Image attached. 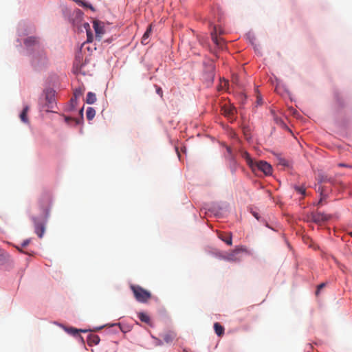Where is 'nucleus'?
<instances>
[{
    "label": "nucleus",
    "instance_id": "nucleus-8",
    "mask_svg": "<svg viewBox=\"0 0 352 352\" xmlns=\"http://www.w3.org/2000/svg\"><path fill=\"white\" fill-rule=\"evenodd\" d=\"M219 238L224 241L228 245H231L232 244V234L231 233H219Z\"/></svg>",
    "mask_w": 352,
    "mask_h": 352
},
{
    "label": "nucleus",
    "instance_id": "nucleus-9",
    "mask_svg": "<svg viewBox=\"0 0 352 352\" xmlns=\"http://www.w3.org/2000/svg\"><path fill=\"white\" fill-rule=\"evenodd\" d=\"M24 44L27 47L34 46V45H36L37 44H38V40L36 37L30 36V37L27 38L24 41Z\"/></svg>",
    "mask_w": 352,
    "mask_h": 352
},
{
    "label": "nucleus",
    "instance_id": "nucleus-19",
    "mask_svg": "<svg viewBox=\"0 0 352 352\" xmlns=\"http://www.w3.org/2000/svg\"><path fill=\"white\" fill-rule=\"evenodd\" d=\"M151 25H150L148 26V28H147L146 31L144 32L142 38V43L143 44H147L148 43V41H147V39L148 38L150 34H151Z\"/></svg>",
    "mask_w": 352,
    "mask_h": 352
},
{
    "label": "nucleus",
    "instance_id": "nucleus-14",
    "mask_svg": "<svg viewBox=\"0 0 352 352\" xmlns=\"http://www.w3.org/2000/svg\"><path fill=\"white\" fill-rule=\"evenodd\" d=\"M87 342L89 344H98L100 342V338L98 335L91 334L88 336Z\"/></svg>",
    "mask_w": 352,
    "mask_h": 352
},
{
    "label": "nucleus",
    "instance_id": "nucleus-23",
    "mask_svg": "<svg viewBox=\"0 0 352 352\" xmlns=\"http://www.w3.org/2000/svg\"><path fill=\"white\" fill-rule=\"evenodd\" d=\"M295 190L299 194H301L302 195H305L306 190H305V188L304 187H302V186H296L295 187Z\"/></svg>",
    "mask_w": 352,
    "mask_h": 352
},
{
    "label": "nucleus",
    "instance_id": "nucleus-16",
    "mask_svg": "<svg viewBox=\"0 0 352 352\" xmlns=\"http://www.w3.org/2000/svg\"><path fill=\"white\" fill-rule=\"evenodd\" d=\"M175 338V334L173 332H168L163 335V340L166 343L171 342Z\"/></svg>",
    "mask_w": 352,
    "mask_h": 352
},
{
    "label": "nucleus",
    "instance_id": "nucleus-22",
    "mask_svg": "<svg viewBox=\"0 0 352 352\" xmlns=\"http://www.w3.org/2000/svg\"><path fill=\"white\" fill-rule=\"evenodd\" d=\"M83 94V90L80 88L76 89L74 92V97L76 98L77 99L82 96Z\"/></svg>",
    "mask_w": 352,
    "mask_h": 352
},
{
    "label": "nucleus",
    "instance_id": "nucleus-27",
    "mask_svg": "<svg viewBox=\"0 0 352 352\" xmlns=\"http://www.w3.org/2000/svg\"><path fill=\"white\" fill-rule=\"evenodd\" d=\"M155 87H156V92L157 94L161 97L162 98L163 97V91L161 87L155 85Z\"/></svg>",
    "mask_w": 352,
    "mask_h": 352
},
{
    "label": "nucleus",
    "instance_id": "nucleus-28",
    "mask_svg": "<svg viewBox=\"0 0 352 352\" xmlns=\"http://www.w3.org/2000/svg\"><path fill=\"white\" fill-rule=\"evenodd\" d=\"M65 122H67V123H69V122L70 120L75 121L76 124H78L80 123V121H79L78 120H77V119H73V118H70V117H65Z\"/></svg>",
    "mask_w": 352,
    "mask_h": 352
},
{
    "label": "nucleus",
    "instance_id": "nucleus-36",
    "mask_svg": "<svg viewBox=\"0 0 352 352\" xmlns=\"http://www.w3.org/2000/svg\"><path fill=\"white\" fill-rule=\"evenodd\" d=\"M48 202H49V198L46 197V204H48Z\"/></svg>",
    "mask_w": 352,
    "mask_h": 352
},
{
    "label": "nucleus",
    "instance_id": "nucleus-34",
    "mask_svg": "<svg viewBox=\"0 0 352 352\" xmlns=\"http://www.w3.org/2000/svg\"><path fill=\"white\" fill-rule=\"evenodd\" d=\"M79 113H80V114L81 117H82V113H83V107H82V108H81V109L79 111Z\"/></svg>",
    "mask_w": 352,
    "mask_h": 352
},
{
    "label": "nucleus",
    "instance_id": "nucleus-6",
    "mask_svg": "<svg viewBox=\"0 0 352 352\" xmlns=\"http://www.w3.org/2000/svg\"><path fill=\"white\" fill-rule=\"evenodd\" d=\"M93 27L96 32V38L100 41L104 33V27L100 22L97 21H94Z\"/></svg>",
    "mask_w": 352,
    "mask_h": 352
},
{
    "label": "nucleus",
    "instance_id": "nucleus-33",
    "mask_svg": "<svg viewBox=\"0 0 352 352\" xmlns=\"http://www.w3.org/2000/svg\"><path fill=\"white\" fill-rule=\"evenodd\" d=\"M338 166H340V167H349V166L348 164H342V163L339 164Z\"/></svg>",
    "mask_w": 352,
    "mask_h": 352
},
{
    "label": "nucleus",
    "instance_id": "nucleus-7",
    "mask_svg": "<svg viewBox=\"0 0 352 352\" xmlns=\"http://www.w3.org/2000/svg\"><path fill=\"white\" fill-rule=\"evenodd\" d=\"M32 220L34 223L35 232L38 236V237L41 238L44 233V226L42 223L37 222L35 217H33Z\"/></svg>",
    "mask_w": 352,
    "mask_h": 352
},
{
    "label": "nucleus",
    "instance_id": "nucleus-3",
    "mask_svg": "<svg viewBox=\"0 0 352 352\" xmlns=\"http://www.w3.org/2000/svg\"><path fill=\"white\" fill-rule=\"evenodd\" d=\"M254 166L255 168V170H253L254 172L261 171L265 175L272 174V166L265 161L255 162L254 163Z\"/></svg>",
    "mask_w": 352,
    "mask_h": 352
},
{
    "label": "nucleus",
    "instance_id": "nucleus-21",
    "mask_svg": "<svg viewBox=\"0 0 352 352\" xmlns=\"http://www.w3.org/2000/svg\"><path fill=\"white\" fill-rule=\"evenodd\" d=\"M223 114H225L227 116H233L236 112V109L234 107H223Z\"/></svg>",
    "mask_w": 352,
    "mask_h": 352
},
{
    "label": "nucleus",
    "instance_id": "nucleus-29",
    "mask_svg": "<svg viewBox=\"0 0 352 352\" xmlns=\"http://www.w3.org/2000/svg\"><path fill=\"white\" fill-rule=\"evenodd\" d=\"M87 41L91 42L92 39H93L92 34L91 32H89V31H87Z\"/></svg>",
    "mask_w": 352,
    "mask_h": 352
},
{
    "label": "nucleus",
    "instance_id": "nucleus-31",
    "mask_svg": "<svg viewBox=\"0 0 352 352\" xmlns=\"http://www.w3.org/2000/svg\"><path fill=\"white\" fill-rule=\"evenodd\" d=\"M30 239H26V240H25V241L22 243L21 246H22L23 248H25V247H26L27 245H28V244L30 243Z\"/></svg>",
    "mask_w": 352,
    "mask_h": 352
},
{
    "label": "nucleus",
    "instance_id": "nucleus-20",
    "mask_svg": "<svg viewBox=\"0 0 352 352\" xmlns=\"http://www.w3.org/2000/svg\"><path fill=\"white\" fill-rule=\"evenodd\" d=\"M96 115V111L92 107H88L86 112V116L87 120H91Z\"/></svg>",
    "mask_w": 352,
    "mask_h": 352
},
{
    "label": "nucleus",
    "instance_id": "nucleus-18",
    "mask_svg": "<svg viewBox=\"0 0 352 352\" xmlns=\"http://www.w3.org/2000/svg\"><path fill=\"white\" fill-rule=\"evenodd\" d=\"M318 191L320 192V199L318 203V205H320L322 204L323 199H326L327 193H326V190L323 186H319Z\"/></svg>",
    "mask_w": 352,
    "mask_h": 352
},
{
    "label": "nucleus",
    "instance_id": "nucleus-37",
    "mask_svg": "<svg viewBox=\"0 0 352 352\" xmlns=\"http://www.w3.org/2000/svg\"><path fill=\"white\" fill-rule=\"evenodd\" d=\"M17 249L19 250V252H23L22 251V250H21V249H20L19 248H17Z\"/></svg>",
    "mask_w": 352,
    "mask_h": 352
},
{
    "label": "nucleus",
    "instance_id": "nucleus-13",
    "mask_svg": "<svg viewBox=\"0 0 352 352\" xmlns=\"http://www.w3.org/2000/svg\"><path fill=\"white\" fill-rule=\"evenodd\" d=\"M242 156L245 159L248 164L250 166V167L252 169V170H255V168L254 166V162L252 160L250 157V154L248 152H244L242 154Z\"/></svg>",
    "mask_w": 352,
    "mask_h": 352
},
{
    "label": "nucleus",
    "instance_id": "nucleus-5",
    "mask_svg": "<svg viewBox=\"0 0 352 352\" xmlns=\"http://www.w3.org/2000/svg\"><path fill=\"white\" fill-rule=\"evenodd\" d=\"M223 33V30H221V29L220 28H217V27L214 28V30L211 33L212 41L219 47H223L225 41H224V40L222 38H219L217 36V34H221Z\"/></svg>",
    "mask_w": 352,
    "mask_h": 352
},
{
    "label": "nucleus",
    "instance_id": "nucleus-15",
    "mask_svg": "<svg viewBox=\"0 0 352 352\" xmlns=\"http://www.w3.org/2000/svg\"><path fill=\"white\" fill-rule=\"evenodd\" d=\"M138 318L142 322H145L148 324H151V318L148 314L143 312H140L138 314Z\"/></svg>",
    "mask_w": 352,
    "mask_h": 352
},
{
    "label": "nucleus",
    "instance_id": "nucleus-35",
    "mask_svg": "<svg viewBox=\"0 0 352 352\" xmlns=\"http://www.w3.org/2000/svg\"><path fill=\"white\" fill-rule=\"evenodd\" d=\"M253 215H254V216L257 219H259L257 213L254 212V213H253Z\"/></svg>",
    "mask_w": 352,
    "mask_h": 352
},
{
    "label": "nucleus",
    "instance_id": "nucleus-2",
    "mask_svg": "<svg viewBox=\"0 0 352 352\" xmlns=\"http://www.w3.org/2000/svg\"><path fill=\"white\" fill-rule=\"evenodd\" d=\"M248 250L247 249L243 247H238L235 248L234 250L228 252L226 255L224 256V259L229 261H239L241 259V256L240 254L241 253H247Z\"/></svg>",
    "mask_w": 352,
    "mask_h": 352
},
{
    "label": "nucleus",
    "instance_id": "nucleus-11",
    "mask_svg": "<svg viewBox=\"0 0 352 352\" xmlns=\"http://www.w3.org/2000/svg\"><path fill=\"white\" fill-rule=\"evenodd\" d=\"M28 111H29L28 106H25L23 108L22 112L20 114V119L24 123H28L29 122V120H28V116H27Z\"/></svg>",
    "mask_w": 352,
    "mask_h": 352
},
{
    "label": "nucleus",
    "instance_id": "nucleus-26",
    "mask_svg": "<svg viewBox=\"0 0 352 352\" xmlns=\"http://www.w3.org/2000/svg\"><path fill=\"white\" fill-rule=\"evenodd\" d=\"M67 331L73 335H76L78 333V331L85 332L86 331L82 329L78 330L74 328H70L69 329L67 330Z\"/></svg>",
    "mask_w": 352,
    "mask_h": 352
},
{
    "label": "nucleus",
    "instance_id": "nucleus-38",
    "mask_svg": "<svg viewBox=\"0 0 352 352\" xmlns=\"http://www.w3.org/2000/svg\"><path fill=\"white\" fill-rule=\"evenodd\" d=\"M228 151L230 152V148H228Z\"/></svg>",
    "mask_w": 352,
    "mask_h": 352
},
{
    "label": "nucleus",
    "instance_id": "nucleus-12",
    "mask_svg": "<svg viewBox=\"0 0 352 352\" xmlns=\"http://www.w3.org/2000/svg\"><path fill=\"white\" fill-rule=\"evenodd\" d=\"M10 258V255L0 248V265L3 264Z\"/></svg>",
    "mask_w": 352,
    "mask_h": 352
},
{
    "label": "nucleus",
    "instance_id": "nucleus-1",
    "mask_svg": "<svg viewBox=\"0 0 352 352\" xmlns=\"http://www.w3.org/2000/svg\"><path fill=\"white\" fill-rule=\"evenodd\" d=\"M130 288L133 293L135 298L140 302H147L151 298V293L140 285H131Z\"/></svg>",
    "mask_w": 352,
    "mask_h": 352
},
{
    "label": "nucleus",
    "instance_id": "nucleus-24",
    "mask_svg": "<svg viewBox=\"0 0 352 352\" xmlns=\"http://www.w3.org/2000/svg\"><path fill=\"white\" fill-rule=\"evenodd\" d=\"M228 86V81L226 80H223L220 83L219 89H221V90L226 89Z\"/></svg>",
    "mask_w": 352,
    "mask_h": 352
},
{
    "label": "nucleus",
    "instance_id": "nucleus-4",
    "mask_svg": "<svg viewBox=\"0 0 352 352\" xmlns=\"http://www.w3.org/2000/svg\"><path fill=\"white\" fill-rule=\"evenodd\" d=\"M329 217L328 214L318 211L312 212L307 215L308 219L316 223L324 222L329 220Z\"/></svg>",
    "mask_w": 352,
    "mask_h": 352
},
{
    "label": "nucleus",
    "instance_id": "nucleus-25",
    "mask_svg": "<svg viewBox=\"0 0 352 352\" xmlns=\"http://www.w3.org/2000/svg\"><path fill=\"white\" fill-rule=\"evenodd\" d=\"M70 103H71V108H72V109H74L77 106L78 99L76 98H75V97H73L70 100Z\"/></svg>",
    "mask_w": 352,
    "mask_h": 352
},
{
    "label": "nucleus",
    "instance_id": "nucleus-17",
    "mask_svg": "<svg viewBox=\"0 0 352 352\" xmlns=\"http://www.w3.org/2000/svg\"><path fill=\"white\" fill-rule=\"evenodd\" d=\"M96 101V96L93 92H88L86 97V102L87 104H94Z\"/></svg>",
    "mask_w": 352,
    "mask_h": 352
},
{
    "label": "nucleus",
    "instance_id": "nucleus-30",
    "mask_svg": "<svg viewBox=\"0 0 352 352\" xmlns=\"http://www.w3.org/2000/svg\"><path fill=\"white\" fill-rule=\"evenodd\" d=\"M75 1L80 6H82L83 7H87V3H84L81 0H75Z\"/></svg>",
    "mask_w": 352,
    "mask_h": 352
},
{
    "label": "nucleus",
    "instance_id": "nucleus-10",
    "mask_svg": "<svg viewBox=\"0 0 352 352\" xmlns=\"http://www.w3.org/2000/svg\"><path fill=\"white\" fill-rule=\"evenodd\" d=\"M214 329L218 336L221 337L224 334V327L219 322H215L214 324Z\"/></svg>",
    "mask_w": 352,
    "mask_h": 352
},
{
    "label": "nucleus",
    "instance_id": "nucleus-39",
    "mask_svg": "<svg viewBox=\"0 0 352 352\" xmlns=\"http://www.w3.org/2000/svg\"><path fill=\"white\" fill-rule=\"evenodd\" d=\"M350 235L352 236V232L350 233Z\"/></svg>",
    "mask_w": 352,
    "mask_h": 352
},
{
    "label": "nucleus",
    "instance_id": "nucleus-32",
    "mask_svg": "<svg viewBox=\"0 0 352 352\" xmlns=\"http://www.w3.org/2000/svg\"><path fill=\"white\" fill-rule=\"evenodd\" d=\"M324 287V283H321L320 285H319L318 286V289H317V291H316V294H318V292H319V291H320L322 288H323Z\"/></svg>",
    "mask_w": 352,
    "mask_h": 352
}]
</instances>
